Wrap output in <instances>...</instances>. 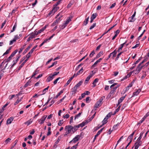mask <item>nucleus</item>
<instances>
[{"mask_svg": "<svg viewBox=\"0 0 149 149\" xmlns=\"http://www.w3.org/2000/svg\"><path fill=\"white\" fill-rule=\"evenodd\" d=\"M72 128H73V126L70 125H67L65 128V130L67 131L70 133H71L72 131Z\"/></svg>", "mask_w": 149, "mask_h": 149, "instance_id": "1", "label": "nucleus"}, {"mask_svg": "<svg viewBox=\"0 0 149 149\" xmlns=\"http://www.w3.org/2000/svg\"><path fill=\"white\" fill-rule=\"evenodd\" d=\"M47 117V115L44 116H42V117L40 119L38 120V121L39 123H40V124H42L44 123V121L45 120Z\"/></svg>", "mask_w": 149, "mask_h": 149, "instance_id": "2", "label": "nucleus"}, {"mask_svg": "<svg viewBox=\"0 0 149 149\" xmlns=\"http://www.w3.org/2000/svg\"><path fill=\"white\" fill-rule=\"evenodd\" d=\"M136 14V12L135 11L132 16L129 18L130 22H133L135 21L136 19L134 18V17L135 16Z\"/></svg>", "mask_w": 149, "mask_h": 149, "instance_id": "3", "label": "nucleus"}, {"mask_svg": "<svg viewBox=\"0 0 149 149\" xmlns=\"http://www.w3.org/2000/svg\"><path fill=\"white\" fill-rule=\"evenodd\" d=\"M141 138L140 137H139L135 143V145H136L138 146H141L142 143L141 141Z\"/></svg>", "mask_w": 149, "mask_h": 149, "instance_id": "4", "label": "nucleus"}, {"mask_svg": "<svg viewBox=\"0 0 149 149\" xmlns=\"http://www.w3.org/2000/svg\"><path fill=\"white\" fill-rule=\"evenodd\" d=\"M57 10V9H56V8H53L52 10L47 15V16L49 17L51 15V16H52V15H53Z\"/></svg>", "mask_w": 149, "mask_h": 149, "instance_id": "5", "label": "nucleus"}, {"mask_svg": "<svg viewBox=\"0 0 149 149\" xmlns=\"http://www.w3.org/2000/svg\"><path fill=\"white\" fill-rule=\"evenodd\" d=\"M62 0H59L55 4H54L53 6V8H56L57 10H58L59 8V7H57V6L58 5L60 4Z\"/></svg>", "mask_w": 149, "mask_h": 149, "instance_id": "6", "label": "nucleus"}, {"mask_svg": "<svg viewBox=\"0 0 149 149\" xmlns=\"http://www.w3.org/2000/svg\"><path fill=\"white\" fill-rule=\"evenodd\" d=\"M101 105L98 102H97L95 104L94 106V109L92 110V111H93L94 110V111H95L97 109V108L99 107Z\"/></svg>", "mask_w": 149, "mask_h": 149, "instance_id": "7", "label": "nucleus"}, {"mask_svg": "<svg viewBox=\"0 0 149 149\" xmlns=\"http://www.w3.org/2000/svg\"><path fill=\"white\" fill-rule=\"evenodd\" d=\"M75 77V75L74 74L70 78V79L68 80L67 81V83L65 84L64 85V86H66L67 85H68L70 83V82L71 81V80L73 79V78Z\"/></svg>", "mask_w": 149, "mask_h": 149, "instance_id": "8", "label": "nucleus"}, {"mask_svg": "<svg viewBox=\"0 0 149 149\" xmlns=\"http://www.w3.org/2000/svg\"><path fill=\"white\" fill-rule=\"evenodd\" d=\"M126 96V95H125L124 96L121 97L120 99L118 100V104H117V107L118 105L120 103H121L123 101L124 99L125 98V96Z\"/></svg>", "mask_w": 149, "mask_h": 149, "instance_id": "9", "label": "nucleus"}, {"mask_svg": "<svg viewBox=\"0 0 149 149\" xmlns=\"http://www.w3.org/2000/svg\"><path fill=\"white\" fill-rule=\"evenodd\" d=\"M13 118L12 117H10L6 121V124H10L12 121L13 120Z\"/></svg>", "mask_w": 149, "mask_h": 149, "instance_id": "10", "label": "nucleus"}, {"mask_svg": "<svg viewBox=\"0 0 149 149\" xmlns=\"http://www.w3.org/2000/svg\"><path fill=\"white\" fill-rule=\"evenodd\" d=\"M141 89H139L137 90L136 91L134 92L133 94V95L132 96V97H134V96L137 95L141 91Z\"/></svg>", "mask_w": 149, "mask_h": 149, "instance_id": "11", "label": "nucleus"}, {"mask_svg": "<svg viewBox=\"0 0 149 149\" xmlns=\"http://www.w3.org/2000/svg\"><path fill=\"white\" fill-rule=\"evenodd\" d=\"M72 18V16H70L69 17H68L67 20L65 21V24L67 25L69 23L70 21H71V19Z\"/></svg>", "mask_w": 149, "mask_h": 149, "instance_id": "12", "label": "nucleus"}, {"mask_svg": "<svg viewBox=\"0 0 149 149\" xmlns=\"http://www.w3.org/2000/svg\"><path fill=\"white\" fill-rule=\"evenodd\" d=\"M79 128V127L78 125L73 127V128H72V133H74L77 130V129Z\"/></svg>", "mask_w": 149, "mask_h": 149, "instance_id": "13", "label": "nucleus"}, {"mask_svg": "<svg viewBox=\"0 0 149 149\" xmlns=\"http://www.w3.org/2000/svg\"><path fill=\"white\" fill-rule=\"evenodd\" d=\"M83 72V68H82L81 69L77 72L76 74H74L75 75V77H77L78 75H79L80 73H81Z\"/></svg>", "mask_w": 149, "mask_h": 149, "instance_id": "14", "label": "nucleus"}, {"mask_svg": "<svg viewBox=\"0 0 149 149\" xmlns=\"http://www.w3.org/2000/svg\"><path fill=\"white\" fill-rule=\"evenodd\" d=\"M117 53V52L116 51V50H115L111 53V54L112 56H111L112 59H113L114 58L116 57Z\"/></svg>", "mask_w": 149, "mask_h": 149, "instance_id": "15", "label": "nucleus"}, {"mask_svg": "<svg viewBox=\"0 0 149 149\" xmlns=\"http://www.w3.org/2000/svg\"><path fill=\"white\" fill-rule=\"evenodd\" d=\"M32 45H30L29 46H28L27 48L24 51L23 53V54H25L30 49V48L31 47Z\"/></svg>", "mask_w": 149, "mask_h": 149, "instance_id": "16", "label": "nucleus"}, {"mask_svg": "<svg viewBox=\"0 0 149 149\" xmlns=\"http://www.w3.org/2000/svg\"><path fill=\"white\" fill-rule=\"evenodd\" d=\"M88 122L87 121H84L82 123L78 125L79 126V127H82L84 126L86 124L88 123Z\"/></svg>", "mask_w": 149, "mask_h": 149, "instance_id": "17", "label": "nucleus"}, {"mask_svg": "<svg viewBox=\"0 0 149 149\" xmlns=\"http://www.w3.org/2000/svg\"><path fill=\"white\" fill-rule=\"evenodd\" d=\"M93 76V75L91 74H90V75H89L86 78V80H85V83L86 84V83H88V81H89V79H90V78L92 77V76Z\"/></svg>", "mask_w": 149, "mask_h": 149, "instance_id": "18", "label": "nucleus"}, {"mask_svg": "<svg viewBox=\"0 0 149 149\" xmlns=\"http://www.w3.org/2000/svg\"><path fill=\"white\" fill-rule=\"evenodd\" d=\"M28 61V59H26L22 63L21 65L19 66L18 68V70H19L21 69V68L24 66V64L26 62Z\"/></svg>", "mask_w": 149, "mask_h": 149, "instance_id": "19", "label": "nucleus"}, {"mask_svg": "<svg viewBox=\"0 0 149 149\" xmlns=\"http://www.w3.org/2000/svg\"><path fill=\"white\" fill-rule=\"evenodd\" d=\"M53 78L54 77H52V74H50V76L47 77V81L49 82L52 80Z\"/></svg>", "mask_w": 149, "mask_h": 149, "instance_id": "20", "label": "nucleus"}, {"mask_svg": "<svg viewBox=\"0 0 149 149\" xmlns=\"http://www.w3.org/2000/svg\"><path fill=\"white\" fill-rule=\"evenodd\" d=\"M83 81H79L75 86L76 87L77 89L82 84Z\"/></svg>", "mask_w": 149, "mask_h": 149, "instance_id": "21", "label": "nucleus"}, {"mask_svg": "<svg viewBox=\"0 0 149 149\" xmlns=\"http://www.w3.org/2000/svg\"><path fill=\"white\" fill-rule=\"evenodd\" d=\"M146 118V117L145 116L142 119L140 120L139 122L137 123V125H138L142 123L143 121L145 120V119Z\"/></svg>", "mask_w": 149, "mask_h": 149, "instance_id": "22", "label": "nucleus"}, {"mask_svg": "<svg viewBox=\"0 0 149 149\" xmlns=\"http://www.w3.org/2000/svg\"><path fill=\"white\" fill-rule=\"evenodd\" d=\"M104 127H103L100 130L98 131L97 132L96 134L95 135V138H96L99 135H100V133L102 132V130L104 129Z\"/></svg>", "mask_w": 149, "mask_h": 149, "instance_id": "23", "label": "nucleus"}, {"mask_svg": "<svg viewBox=\"0 0 149 149\" xmlns=\"http://www.w3.org/2000/svg\"><path fill=\"white\" fill-rule=\"evenodd\" d=\"M81 136L80 135H77L76 136H75L73 139L75 140L77 142L78 141Z\"/></svg>", "mask_w": 149, "mask_h": 149, "instance_id": "24", "label": "nucleus"}, {"mask_svg": "<svg viewBox=\"0 0 149 149\" xmlns=\"http://www.w3.org/2000/svg\"><path fill=\"white\" fill-rule=\"evenodd\" d=\"M98 80L99 79L97 78L95 79L92 84L94 85L93 86V87H94L96 86V84H95L98 81Z\"/></svg>", "mask_w": 149, "mask_h": 149, "instance_id": "25", "label": "nucleus"}, {"mask_svg": "<svg viewBox=\"0 0 149 149\" xmlns=\"http://www.w3.org/2000/svg\"><path fill=\"white\" fill-rule=\"evenodd\" d=\"M89 17H88L83 22V24L84 25H86L88 23Z\"/></svg>", "mask_w": 149, "mask_h": 149, "instance_id": "26", "label": "nucleus"}, {"mask_svg": "<svg viewBox=\"0 0 149 149\" xmlns=\"http://www.w3.org/2000/svg\"><path fill=\"white\" fill-rule=\"evenodd\" d=\"M117 24H115V25H114L113 26L111 27L110 28H109V30L106 32L104 33L102 35V36H103L104 35L106 34L109 31H110L114 27H115L116 25Z\"/></svg>", "mask_w": 149, "mask_h": 149, "instance_id": "27", "label": "nucleus"}, {"mask_svg": "<svg viewBox=\"0 0 149 149\" xmlns=\"http://www.w3.org/2000/svg\"><path fill=\"white\" fill-rule=\"evenodd\" d=\"M11 49V47H10L9 48V49L6 50V52H5L3 54V56L6 54H8L9 53L10 51V50Z\"/></svg>", "mask_w": 149, "mask_h": 149, "instance_id": "28", "label": "nucleus"}, {"mask_svg": "<svg viewBox=\"0 0 149 149\" xmlns=\"http://www.w3.org/2000/svg\"><path fill=\"white\" fill-rule=\"evenodd\" d=\"M31 81L29 80L24 85V88H26L28 86H30V83H31Z\"/></svg>", "mask_w": 149, "mask_h": 149, "instance_id": "29", "label": "nucleus"}, {"mask_svg": "<svg viewBox=\"0 0 149 149\" xmlns=\"http://www.w3.org/2000/svg\"><path fill=\"white\" fill-rule=\"evenodd\" d=\"M103 54V52H100L96 56V58H98L100 57L101 55H102Z\"/></svg>", "mask_w": 149, "mask_h": 149, "instance_id": "30", "label": "nucleus"}, {"mask_svg": "<svg viewBox=\"0 0 149 149\" xmlns=\"http://www.w3.org/2000/svg\"><path fill=\"white\" fill-rule=\"evenodd\" d=\"M105 98V96H104L103 97H102L99 100V101L97 102H98L100 104L102 105V102L103 100V99H104Z\"/></svg>", "mask_w": 149, "mask_h": 149, "instance_id": "31", "label": "nucleus"}, {"mask_svg": "<svg viewBox=\"0 0 149 149\" xmlns=\"http://www.w3.org/2000/svg\"><path fill=\"white\" fill-rule=\"evenodd\" d=\"M18 51V50L17 49L15 50L10 55L11 56H12V57H13L15 54Z\"/></svg>", "mask_w": 149, "mask_h": 149, "instance_id": "32", "label": "nucleus"}, {"mask_svg": "<svg viewBox=\"0 0 149 149\" xmlns=\"http://www.w3.org/2000/svg\"><path fill=\"white\" fill-rule=\"evenodd\" d=\"M32 122V121L31 120V119L27 121L26 122H25L24 124L26 125H27L28 126L31 124Z\"/></svg>", "mask_w": 149, "mask_h": 149, "instance_id": "33", "label": "nucleus"}, {"mask_svg": "<svg viewBox=\"0 0 149 149\" xmlns=\"http://www.w3.org/2000/svg\"><path fill=\"white\" fill-rule=\"evenodd\" d=\"M63 92V90H61L59 92L58 94L56 95V97H55V98H57L61 94H62Z\"/></svg>", "mask_w": 149, "mask_h": 149, "instance_id": "34", "label": "nucleus"}, {"mask_svg": "<svg viewBox=\"0 0 149 149\" xmlns=\"http://www.w3.org/2000/svg\"><path fill=\"white\" fill-rule=\"evenodd\" d=\"M66 26L67 25H66L64 23L63 24L60 25L59 27L61 29H64Z\"/></svg>", "mask_w": 149, "mask_h": 149, "instance_id": "35", "label": "nucleus"}, {"mask_svg": "<svg viewBox=\"0 0 149 149\" xmlns=\"http://www.w3.org/2000/svg\"><path fill=\"white\" fill-rule=\"evenodd\" d=\"M63 123V120H59L58 123V125L61 126Z\"/></svg>", "mask_w": 149, "mask_h": 149, "instance_id": "36", "label": "nucleus"}, {"mask_svg": "<svg viewBox=\"0 0 149 149\" xmlns=\"http://www.w3.org/2000/svg\"><path fill=\"white\" fill-rule=\"evenodd\" d=\"M16 27L17 23L16 22L13 27L12 30H11L10 32L11 33L13 32L15 30Z\"/></svg>", "mask_w": 149, "mask_h": 149, "instance_id": "37", "label": "nucleus"}, {"mask_svg": "<svg viewBox=\"0 0 149 149\" xmlns=\"http://www.w3.org/2000/svg\"><path fill=\"white\" fill-rule=\"evenodd\" d=\"M49 86H48L47 88L44 89L42 91L43 94L42 95H44L45 94L46 92V91H47Z\"/></svg>", "mask_w": 149, "mask_h": 149, "instance_id": "38", "label": "nucleus"}, {"mask_svg": "<svg viewBox=\"0 0 149 149\" xmlns=\"http://www.w3.org/2000/svg\"><path fill=\"white\" fill-rule=\"evenodd\" d=\"M17 61H18L16 60H14L13 62V65H11V68H13L15 65V64L17 63Z\"/></svg>", "mask_w": 149, "mask_h": 149, "instance_id": "39", "label": "nucleus"}, {"mask_svg": "<svg viewBox=\"0 0 149 149\" xmlns=\"http://www.w3.org/2000/svg\"><path fill=\"white\" fill-rule=\"evenodd\" d=\"M79 143H78L76 145L70 148L69 149H76L77 147V146H78V144Z\"/></svg>", "mask_w": 149, "mask_h": 149, "instance_id": "40", "label": "nucleus"}, {"mask_svg": "<svg viewBox=\"0 0 149 149\" xmlns=\"http://www.w3.org/2000/svg\"><path fill=\"white\" fill-rule=\"evenodd\" d=\"M81 114V112L79 113L77 115L74 117V120H75L76 119L78 118L79 117Z\"/></svg>", "mask_w": 149, "mask_h": 149, "instance_id": "41", "label": "nucleus"}, {"mask_svg": "<svg viewBox=\"0 0 149 149\" xmlns=\"http://www.w3.org/2000/svg\"><path fill=\"white\" fill-rule=\"evenodd\" d=\"M97 15L96 13H93L92 15L91 18L94 19L96 17Z\"/></svg>", "mask_w": 149, "mask_h": 149, "instance_id": "42", "label": "nucleus"}, {"mask_svg": "<svg viewBox=\"0 0 149 149\" xmlns=\"http://www.w3.org/2000/svg\"><path fill=\"white\" fill-rule=\"evenodd\" d=\"M123 52H120L117 55V57L116 58V59L115 60L116 61L117 60H118V59L119 58L120 55L122 54L123 53Z\"/></svg>", "mask_w": 149, "mask_h": 149, "instance_id": "43", "label": "nucleus"}, {"mask_svg": "<svg viewBox=\"0 0 149 149\" xmlns=\"http://www.w3.org/2000/svg\"><path fill=\"white\" fill-rule=\"evenodd\" d=\"M11 140V139L10 138H8L5 141V143L6 144H7L9 142H10V141Z\"/></svg>", "mask_w": 149, "mask_h": 149, "instance_id": "44", "label": "nucleus"}, {"mask_svg": "<svg viewBox=\"0 0 149 149\" xmlns=\"http://www.w3.org/2000/svg\"><path fill=\"white\" fill-rule=\"evenodd\" d=\"M57 63V61H55V62H54L52 64V65H50V66H49V67H48V68H51L54 65H56Z\"/></svg>", "mask_w": 149, "mask_h": 149, "instance_id": "45", "label": "nucleus"}, {"mask_svg": "<svg viewBox=\"0 0 149 149\" xmlns=\"http://www.w3.org/2000/svg\"><path fill=\"white\" fill-rule=\"evenodd\" d=\"M96 23H94L92 25H91L90 28V29L91 30L95 26H96Z\"/></svg>", "mask_w": 149, "mask_h": 149, "instance_id": "46", "label": "nucleus"}, {"mask_svg": "<svg viewBox=\"0 0 149 149\" xmlns=\"http://www.w3.org/2000/svg\"><path fill=\"white\" fill-rule=\"evenodd\" d=\"M13 57L12 56H11L10 55L6 59V62H8Z\"/></svg>", "mask_w": 149, "mask_h": 149, "instance_id": "47", "label": "nucleus"}, {"mask_svg": "<svg viewBox=\"0 0 149 149\" xmlns=\"http://www.w3.org/2000/svg\"><path fill=\"white\" fill-rule=\"evenodd\" d=\"M132 137H132L129 135L127 138V141L129 140L130 141V142H131L132 141Z\"/></svg>", "mask_w": 149, "mask_h": 149, "instance_id": "48", "label": "nucleus"}, {"mask_svg": "<svg viewBox=\"0 0 149 149\" xmlns=\"http://www.w3.org/2000/svg\"><path fill=\"white\" fill-rule=\"evenodd\" d=\"M83 65V63H81L80 64L78 65L77 67L75 69L76 71H77L78 70L79 68H80V67L82 66Z\"/></svg>", "mask_w": 149, "mask_h": 149, "instance_id": "49", "label": "nucleus"}, {"mask_svg": "<svg viewBox=\"0 0 149 149\" xmlns=\"http://www.w3.org/2000/svg\"><path fill=\"white\" fill-rule=\"evenodd\" d=\"M25 48V46H22L21 48L20 49V50L19 52V54Z\"/></svg>", "mask_w": 149, "mask_h": 149, "instance_id": "50", "label": "nucleus"}, {"mask_svg": "<svg viewBox=\"0 0 149 149\" xmlns=\"http://www.w3.org/2000/svg\"><path fill=\"white\" fill-rule=\"evenodd\" d=\"M61 79V77H59L55 79L53 83L54 85L56 84L58 80Z\"/></svg>", "mask_w": 149, "mask_h": 149, "instance_id": "51", "label": "nucleus"}, {"mask_svg": "<svg viewBox=\"0 0 149 149\" xmlns=\"http://www.w3.org/2000/svg\"><path fill=\"white\" fill-rule=\"evenodd\" d=\"M62 15H60L59 17L58 18L56 19V22H57V23H58L60 21V19H61V18L62 17Z\"/></svg>", "mask_w": 149, "mask_h": 149, "instance_id": "52", "label": "nucleus"}, {"mask_svg": "<svg viewBox=\"0 0 149 149\" xmlns=\"http://www.w3.org/2000/svg\"><path fill=\"white\" fill-rule=\"evenodd\" d=\"M95 54V51L94 50L89 55V56L90 57H92L93 56L94 54Z\"/></svg>", "mask_w": 149, "mask_h": 149, "instance_id": "53", "label": "nucleus"}, {"mask_svg": "<svg viewBox=\"0 0 149 149\" xmlns=\"http://www.w3.org/2000/svg\"><path fill=\"white\" fill-rule=\"evenodd\" d=\"M77 88L75 86L72 89V91H73V92H75L76 93L77 92Z\"/></svg>", "mask_w": 149, "mask_h": 149, "instance_id": "54", "label": "nucleus"}, {"mask_svg": "<svg viewBox=\"0 0 149 149\" xmlns=\"http://www.w3.org/2000/svg\"><path fill=\"white\" fill-rule=\"evenodd\" d=\"M126 41L125 42H124V43L121 44L120 45V47H119V49H121V50L122 49V48H123V47L124 45L126 43Z\"/></svg>", "mask_w": 149, "mask_h": 149, "instance_id": "55", "label": "nucleus"}, {"mask_svg": "<svg viewBox=\"0 0 149 149\" xmlns=\"http://www.w3.org/2000/svg\"><path fill=\"white\" fill-rule=\"evenodd\" d=\"M90 97H87L86 98V103H89L90 102Z\"/></svg>", "mask_w": 149, "mask_h": 149, "instance_id": "56", "label": "nucleus"}, {"mask_svg": "<svg viewBox=\"0 0 149 149\" xmlns=\"http://www.w3.org/2000/svg\"><path fill=\"white\" fill-rule=\"evenodd\" d=\"M107 122V120H106V119L104 118V119L102 121V123H103V125H104L106 124Z\"/></svg>", "mask_w": 149, "mask_h": 149, "instance_id": "57", "label": "nucleus"}, {"mask_svg": "<svg viewBox=\"0 0 149 149\" xmlns=\"http://www.w3.org/2000/svg\"><path fill=\"white\" fill-rule=\"evenodd\" d=\"M61 138V137L59 136L58 138V139L55 142V143L56 144H57L58 143V142L59 141H60Z\"/></svg>", "mask_w": 149, "mask_h": 149, "instance_id": "58", "label": "nucleus"}, {"mask_svg": "<svg viewBox=\"0 0 149 149\" xmlns=\"http://www.w3.org/2000/svg\"><path fill=\"white\" fill-rule=\"evenodd\" d=\"M31 54L29 52L26 55V57L27 58V59H28V60L29 58L31 56Z\"/></svg>", "mask_w": 149, "mask_h": 149, "instance_id": "59", "label": "nucleus"}, {"mask_svg": "<svg viewBox=\"0 0 149 149\" xmlns=\"http://www.w3.org/2000/svg\"><path fill=\"white\" fill-rule=\"evenodd\" d=\"M142 69L141 68H139L137 67L136 69V71L139 72Z\"/></svg>", "mask_w": 149, "mask_h": 149, "instance_id": "60", "label": "nucleus"}, {"mask_svg": "<svg viewBox=\"0 0 149 149\" xmlns=\"http://www.w3.org/2000/svg\"><path fill=\"white\" fill-rule=\"evenodd\" d=\"M59 73V72H55L54 74L52 75V77H54L55 76L57 75Z\"/></svg>", "mask_w": 149, "mask_h": 149, "instance_id": "61", "label": "nucleus"}, {"mask_svg": "<svg viewBox=\"0 0 149 149\" xmlns=\"http://www.w3.org/2000/svg\"><path fill=\"white\" fill-rule=\"evenodd\" d=\"M21 101V99H20V100L18 99L16 101L15 103V105H16V104H18Z\"/></svg>", "mask_w": 149, "mask_h": 149, "instance_id": "62", "label": "nucleus"}, {"mask_svg": "<svg viewBox=\"0 0 149 149\" xmlns=\"http://www.w3.org/2000/svg\"><path fill=\"white\" fill-rule=\"evenodd\" d=\"M38 1L37 0H36L35 1L34 3H32V6L33 7L37 3Z\"/></svg>", "mask_w": 149, "mask_h": 149, "instance_id": "63", "label": "nucleus"}, {"mask_svg": "<svg viewBox=\"0 0 149 149\" xmlns=\"http://www.w3.org/2000/svg\"><path fill=\"white\" fill-rule=\"evenodd\" d=\"M76 142H77L75 140H74L73 139L72 140H71L69 142V143H76Z\"/></svg>", "mask_w": 149, "mask_h": 149, "instance_id": "64", "label": "nucleus"}]
</instances>
